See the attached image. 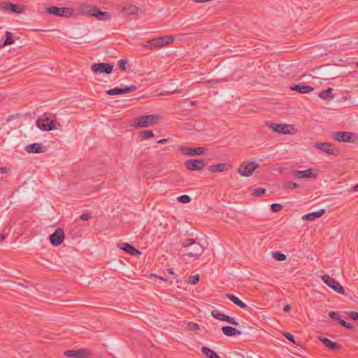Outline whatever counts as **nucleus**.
Listing matches in <instances>:
<instances>
[{
    "label": "nucleus",
    "mask_w": 358,
    "mask_h": 358,
    "mask_svg": "<svg viewBox=\"0 0 358 358\" xmlns=\"http://www.w3.org/2000/svg\"><path fill=\"white\" fill-rule=\"evenodd\" d=\"M182 247L187 248V255L197 257L202 255L203 247L194 238H186L181 241Z\"/></svg>",
    "instance_id": "f257e3e1"
},
{
    "label": "nucleus",
    "mask_w": 358,
    "mask_h": 358,
    "mask_svg": "<svg viewBox=\"0 0 358 358\" xmlns=\"http://www.w3.org/2000/svg\"><path fill=\"white\" fill-rule=\"evenodd\" d=\"M173 36H164L154 38L146 43H141V47L149 50L162 48L164 45L171 44L174 41Z\"/></svg>",
    "instance_id": "f03ea898"
},
{
    "label": "nucleus",
    "mask_w": 358,
    "mask_h": 358,
    "mask_svg": "<svg viewBox=\"0 0 358 358\" xmlns=\"http://www.w3.org/2000/svg\"><path fill=\"white\" fill-rule=\"evenodd\" d=\"M50 113H44L36 121L37 127L43 131H49L56 129L55 121L51 118Z\"/></svg>",
    "instance_id": "7ed1b4c3"
},
{
    "label": "nucleus",
    "mask_w": 358,
    "mask_h": 358,
    "mask_svg": "<svg viewBox=\"0 0 358 358\" xmlns=\"http://www.w3.org/2000/svg\"><path fill=\"white\" fill-rule=\"evenodd\" d=\"M159 117L157 115H142L136 117L134 122V126L136 127H148L155 124L159 120Z\"/></svg>",
    "instance_id": "20e7f679"
},
{
    "label": "nucleus",
    "mask_w": 358,
    "mask_h": 358,
    "mask_svg": "<svg viewBox=\"0 0 358 358\" xmlns=\"http://www.w3.org/2000/svg\"><path fill=\"white\" fill-rule=\"evenodd\" d=\"M333 139L339 143H355L357 141V135L348 131H337L331 134Z\"/></svg>",
    "instance_id": "39448f33"
},
{
    "label": "nucleus",
    "mask_w": 358,
    "mask_h": 358,
    "mask_svg": "<svg viewBox=\"0 0 358 358\" xmlns=\"http://www.w3.org/2000/svg\"><path fill=\"white\" fill-rule=\"evenodd\" d=\"M259 167V164L255 162L249 163H243L238 167L237 172L242 176L249 177Z\"/></svg>",
    "instance_id": "423d86ee"
},
{
    "label": "nucleus",
    "mask_w": 358,
    "mask_h": 358,
    "mask_svg": "<svg viewBox=\"0 0 358 358\" xmlns=\"http://www.w3.org/2000/svg\"><path fill=\"white\" fill-rule=\"evenodd\" d=\"M321 279L327 285L330 287L335 292H338V294H343V295L345 294L344 288L341 285V284L336 279L331 278L328 275H322Z\"/></svg>",
    "instance_id": "0eeeda50"
},
{
    "label": "nucleus",
    "mask_w": 358,
    "mask_h": 358,
    "mask_svg": "<svg viewBox=\"0 0 358 358\" xmlns=\"http://www.w3.org/2000/svg\"><path fill=\"white\" fill-rule=\"evenodd\" d=\"M64 355L73 358H91L92 353L87 349L80 348L78 350H66L64 352Z\"/></svg>",
    "instance_id": "6e6552de"
},
{
    "label": "nucleus",
    "mask_w": 358,
    "mask_h": 358,
    "mask_svg": "<svg viewBox=\"0 0 358 358\" xmlns=\"http://www.w3.org/2000/svg\"><path fill=\"white\" fill-rule=\"evenodd\" d=\"M45 11L50 14L59 17H69L72 15V10L69 8L50 6L46 8Z\"/></svg>",
    "instance_id": "1a4fd4ad"
},
{
    "label": "nucleus",
    "mask_w": 358,
    "mask_h": 358,
    "mask_svg": "<svg viewBox=\"0 0 358 358\" xmlns=\"http://www.w3.org/2000/svg\"><path fill=\"white\" fill-rule=\"evenodd\" d=\"M113 65L110 63H94L92 65L91 69L94 73H112Z\"/></svg>",
    "instance_id": "9d476101"
},
{
    "label": "nucleus",
    "mask_w": 358,
    "mask_h": 358,
    "mask_svg": "<svg viewBox=\"0 0 358 358\" xmlns=\"http://www.w3.org/2000/svg\"><path fill=\"white\" fill-rule=\"evenodd\" d=\"M273 131L283 134H290L294 130V127L290 124H282L269 122L266 124Z\"/></svg>",
    "instance_id": "9b49d317"
},
{
    "label": "nucleus",
    "mask_w": 358,
    "mask_h": 358,
    "mask_svg": "<svg viewBox=\"0 0 358 358\" xmlns=\"http://www.w3.org/2000/svg\"><path fill=\"white\" fill-rule=\"evenodd\" d=\"M315 148L328 155L337 156L339 154V151L336 149L331 143L317 142L315 143Z\"/></svg>",
    "instance_id": "f8f14e48"
},
{
    "label": "nucleus",
    "mask_w": 358,
    "mask_h": 358,
    "mask_svg": "<svg viewBox=\"0 0 358 358\" xmlns=\"http://www.w3.org/2000/svg\"><path fill=\"white\" fill-rule=\"evenodd\" d=\"M178 150L184 155L196 156L204 154L206 148L203 147L194 148L181 146L178 148Z\"/></svg>",
    "instance_id": "ddd939ff"
},
{
    "label": "nucleus",
    "mask_w": 358,
    "mask_h": 358,
    "mask_svg": "<svg viewBox=\"0 0 358 358\" xmlns=\"http://www.w3.org/2000/svg\"><path fill=\"white\" fill-rule=\"evenodd\" d=\"M188 171H201L205 166V161L202 159H188L185 162Z\"/></svg>",
    "instance_id": "4468645a"
},
{
    "label": "nucleus",
    "mask_w": 358,
    "mask_h": 358,
    "mask_svg": "<svg viewBox=\"0 0 358 358\" xmlns=\"http://www.w3.org/2000/svg\"><path fill=\"white\" fill-rule=\"evenodd\" d=\"M293 175L296 178L299 179H310L316 178L317 172L316 170L308 169L303 171H294Z\"/></svg>",
    "instance_id": "2eb2a0df"
},
{
    "label": "nucleus",
    "mask_w": 358,
    "mask_h": 358,
    "mask_svg": "<svg viewBox=\"0 0 358 358\" xmlns=\"http://www.w3.org/2000/svg\"><path fill=\"white\" fill-rule=\"evenodd\" d=\"M49 239L50 243L53 246L60 245L64 239V233L62 229H56L52 234L50 235Z\"/></svg>",
    "instance_id": "dca6fc26"
},
{
    "label": "nucleus",
    "mask_w": 358,
    "mask_h": 358,
    "mask_svg": "<svg viewBox=\"0 0 358 358\" xmlns=\"http://www.w3.org/2000/svg\"><path fill=\"white\" fill-rule=\"evenodd\" d=\"M329 316L334 321H338L339 324L349 329L354 328V325L351 323L347 322L341 319V315L338 312L331 311L329 313Z\"/></svg>",
    "instance_id": "f3484780"
},
{
    "label": "nucleus",
    "mask_w": 358,
    "mask_h": 358,
    "mask_svg": "<svg viewBox=\"0 0 358 358\" xmlns=\"http://www.w3.org/2000/svg\"><path fill=\"white\" fill-rule=\"evenodd\" d=\"M24 150L29 153H42L46 151V148L38 143L27 145Z\"/></svg>",
    "instance_id": "a211bd4d"
},
{
    "label": "nucleus",
    "mask_w": 358,
    "mask_h": 358,
    "mask_svg": "<svg viewBox=\"0 0 358 358\" xmlns=\"http://www.w3.org/2000/svg\"><path fill=\"white\" fill-rule=\"evenodd\" d=\"M319 340L321 343L324 345L327 348H328L331 350H338L341 348V345L337 343L333 342L329 338L326 337L320 336Z\"/></svg>",
    "instance_id": "6ab92c4d"
},
{
    "label": "nucleus",
    "mask_w": 358,
    "mask_h": 358,
    "mask_svg": "<svg viewBox=\"0 0 358 358\" xmlns=\"http://www.w3.org/2000/svg\"><path fill=\"white\" fill-rule=\"evenodd\" d=\"M326 212L325 208H322L319 211H314L304 215L302 217L303 220L313 221L317 218L322 217Z\"/></svg>",
    "instance_id": "aec40b11"
},
{
    "label": "nucleus",
    "mask_w": 358,
    "mask_h": 358,
    "mask_svg": "<svg viewBox=\"0 0 358 358\" xmlns=\"http://www.w3.org/2000/svg\"><path fill=\"white\" fill-rule=\"evenodd\" d=\"M290 90L296 91L300 94H307L312 92L313 90V87L305 85H294L290 87Z\"/></svg>",
    "instance_id": "412c9836"
},
{
    "label": "nucleus",
    "mask_w": 358,
    "mask_h": 358,
    "mask_svg": "<svg viewBox=\"0 0 358 358\" xmlns=\"http://www.w3.org/2000/svg\"><path fill=\"white\" fill-rule=\"evenodd\" d=\"M229 167V166L224 163L212 164L209 166V171L212 173H221L227 171Z\"/></svg>",
    "instance_id": "4be33fe9"
},
{
    "label": "nucleus",
    "mask_w": 358,
    "mask_h": 358,
    "mask_svg": "<svg viewBox=\"0 0 358 358\" xmlns=\"http://www.w3.org/2000/svg\"><path fill=\"white\" fill-rule=\"evenodd\" d=\"M120 248L122 250L125 251L129 255H131L133 256L141 254V252H140L138 249H136V248H134V246H132L131 245H130L127 243H122Z\"/></svg>",
    "instance_id": "5701e85b"
},
{
    "label": "nucleus",
    "mask_w": 358,
    "mask_h": 358,
    "mask_svg": "<svg viewBox=\"0 0 358 358\" xmlns=\"http://www.w3.org/2000/svg\"><path fill=\"white\" fill-rule=\"evenodd\" d=\"M222 331L223 334L227 336H239L241 334V332L236 329L235 327H231V326H224L222 327Z\"/></svg>",
    "instance_id": "b1692460"
},
{
    "label": "nucleus",
    "mask_w": 358,
    "mask_h": 358,
    "mask_svg": "<svg viewBox=\"0 0 358 358\" xmlns=\"http://www.w3.org/2000/svg\"><path fill=\"white\" fill-rule=\"evenodd\" d=\"M96 7L91 5H83L80 8V12L82 15L93 16L95 13Z\"/></svg>",
    "instance_id": "393cba45"
},
{
    "label": "nucleus",
    "mask_w": 358,
    "mask_h": 358,
    "mask_svg": "<svg viewBox=\"0 0 358 358\" xmlns=\"http://www.w3.org/2000/svg\"><path fill=\"white\" fill-rule=\"evenodd\" d=\"M94 17L98 18L99 20L106 21L110 19L111 15L110 13L106 11H101L96 9L95 13L94 14Z\"/></svg>",
    "instance_id": "a878e982"
},
{
    "label": "nucleus",
    "mask_w": 358,
    "mask_h": 358,
    "mask_svg": "<svg viewBox=\"0 0 358 358\" xmlns=\"http://www.w3.org/2000/svg\"><path fill=\"white\" fill-rule=\"evenodd\" d=\"M227 297L230 299L234 303L239 306L240 308L243 309H246L248 308L247 304H245L244 302H243L241 300H240L238 297L233 294H227Z\"/></svg>",
    "instance_id": "bb28decb"
},
{
    "label": "nucleus",
    "mask_w": 358,
    "mask_h": 358,
    "mask_svg": "<svg viewBox=\"0 0 358 358\" xmlns=\"http://www.w3.org/2000/svg\"><path fill=\"white\" fill-rule=\"evenodd\" d=\"M332 91L333 90L330 87L327 90H322L319 94V97L324 100L333 99L334 96L332 95Z\"/></svg>",
    "instance_id": "cd10ccee"
},
{
    "label": "nucleus",
    "mask_w": 358,
    "mask_h": 358,
    "mask_svg": "<svg viewBox=\"0 0 358 358\" xmlns=\"http://www.w3.org/2000/svg\"><path fill=\"white\" fill-rule=\"evenodd\" d=\"M201 352L207 358H220L215 352L207 347H203Z\"/></svg>",
    "instance_id": "c85d7f7f"
},
{
    "label": "nucleus",
    "mask_w": 358,
    "mask_h": 358,
    "mask_svg": "<svg viewBox=\"0 0 358 358\" xmlns=\"http://www.w3.org/2000/svg\"><path fill=\"white\" fill-rule=\"evenodd\" d=\"M122 12L127 13L128 15L136 14L138 11V8L134 5H129L128 6H124L121 9Z\"/></svg>",
    "instance_id": "c756f323"
},
{
    "label": "nucleus",
    "mask_w": 358,
    "mask_h": 358,
    "mask_svg": "<svg viewBox=\"0 0 358 358\" xmlns=\"http://www.w3.org/2000/svg\"><path fill=\"white\" fill-rule=\"evenodd\" d=\"M12 36L13 34L11 32H6V38L4 39V41H1L3 47L14 43V41L12 38Z\"/></svg>",
    "instance_id": "7c9ffc66"
},
{
    "label": "nucleus",
    "mask_w": 358,
    "mask_h": 358,
    "mask_svg": "<svg viewBox=\"0 0 358 358\" xmlns=\"http://www.w3.org/2000/svg\"><path fill=\"white\" fill-rule=\"evenodd\" d=\"M141 139L146 140L154 136V133L151 130H143L139 133Z\"/></svg>",
    "instance_id": "2f4dec72"
},
{
    "label": "nucleus",
    "mask_w": 358,
    "mask_h": 358,
    "mask_svg": "<svg viewBox=\"0 0 358 358\" xmlns=\"http://www.w3.org/2000/svg\"><path fill=\"white\" fill-rule=\"evenodd\" d=\"M211 315L216 320L224 321L226 315L218 310H213L211 311Z\"/></svg>",
    "instance_id": "473e14b6"
},
{
    "label": "nucleus",
    "mask_w": 358,
    "mask_h": 358,
    "mask_svg": "<svg viewBox=\"0 0 358 358\" xmlns=\"http://www.w3.org/2000/svg\"><path fill=\"white\" fill-rule=\"evenodd\" d=\"M6 9L15 13H21L22 9L17 5L9 3L6 6Z\"/></svg>",
    "instance_id": "72a5a7b5"
},
{
    "label": "nucleus",
    "mask_w": 358,
    "mask_h": 358,
    "mask_svg": "<svg viewBox=\"0 0 358 358\" xmlns=\"http://www.w3.org/2000/svg\"><path fill=\"white\" fill-rule=\"evenodd\" d=\"M266 190L264 188L254 189L251 192V194L254 196L259 197L266 193Z\"/></svg>",
    "instance_id": "f704fd0d"
},
{
    "label": "nucleus",
    "mask_w": 358,
    "mask_h": 358,
    "mask_svg": "<svg viewBox=\"0 0 358 358\" xmlns=\"http://www.w3.org/2000/svg\"><path fill=\"white\" fill-rule=\"evenodd\" d=\"M273 257L278 261H285L286 259V255L279 252H275L272 254Z\"/></svg>",
    "instance_id": "c9c22d12"
},
{
    "label": "nucleus",
    "mask_w": 358,
    "mask_h": 358,
    "mask_svg": "<svg viewBox=\"0 0 358 358\" xmlns=\"http://www.w3.org/2000/svg\"><path fill=\"white\" fill-rule=\"evenodd\" d=\"M108 95H117L122 94V88L116 87L115 88L110 89L106 92Z\"/></svg>",
    "instance_id": "e433bc0d"
},
{
    "label": "nucleus",
    "mask_w": 358,
    "mask_h": 358,
    "mask_svg": "<svg viewBox=\"0 0 358 358\" xmlns=\"http://www.w3.org/2000/svg\"><path fill=\"white\" fill-rule=\"evenodd\" d=\"M138 89V87L136 85H131L129 87H125L124 88H122V94H127L132 92L136 91Z\"/></svg>",
    "instance_id": "4c0bfd02"
},
{
    "label": "nucleus",
    "mask_w": 358,
    "mask_h": 358,
    "mask_svg": "<svg viewBox=\"0 0 358 358\" xmlns=\"http://www.w3.org/2000/svg\"><path fill=\"white\" fill-rule=\"evenodd\" d=\"M283 187L286 189H293L297 187V184L292 181H287L284 183Z\"/></svg>",
    "instance_id": "58836bf2"
},
{
    "label": "nucleus",
    "mask_w": 358,
    "mask_h": 358,
    "mask_svg": "<svg viewBox=\"0 0 358 358\" xmlns=\"http://www.w3.org/2000/svg\"><path fill=\"white\" fill-rule=\"evenodd\" d=\"M127 60L126 59H121L119 62H118V66H119V69L122 71H124L126 70V65L127 64Z\"/></svg>",
    "instance_id": "ea45409f"
},
{
    "label": "nucleus",
    "mask_w": 358,
    "mask_h": 358,
    "mask_svg": "<svg viewBox=\"0 0 358 358\" xmlns=\"http://www.w3.org/2000/svg\"><path fill=\"white\" fill-rule=\"evenodd\" d=\"M224 321L227 322L235 326H238L239 324L238 322L234 317L228 315H225Z\"/></svg>",
    "instance_id": "a19ab883"
},
{
    "label": "nucleus",
    "mask_w": 358,
    "mask_h": 358,
    "mask_svg": "<svg viewBox=\"0 0 358 358\" xmlns=\"http://www.w3.org/2000/svg\"><path fill=\"white\" fill-rule=\"evenodd\" d=\"M282 206L279 203H273L271 206V208L273 212H278L282 209Z\"/></svg>",
    "instance_id": "79ce46f5"
},
{
    "label": "nucleus",
    "mask_w": 358,
    "mask_h": 358,
    "mask_svg": "<svg viewBox=\"0 0 358 358\" xmlns=\"http://www.w3.org/2000/svg\"><path fill=\"white\" fill-rule=\"evenodd\" d=\"M199 275H191L189 278L188 282H189L190 284H192V285H195L199 282Z\"/></svg>",
    "instance_id": "37998d69"
},
{
    "label": "nucleus",
    "mask_w": 358,
    "mask_h": 358,
    "mask_svg": "<svg viewBox=\"0 0 358 358\" xmlns=\"http://www.w3.org/2000/svg\"><path fill=\"white\" fill-rule=\"evenodd\" d=\"M176 199L177 201H191V198L188 195H182L180 196H176Z\"/></svg>",
    "instance_id": "c03bdc74"
},
{
    "label": "nucleus",
    "mask_w": 358,
    "mask_h": 358,
    "mask_svg": "<svg viewBox=\"0 0 358 358\" xmlns=\"http://www.w3.org/2000/svg\"><path fill=\"white\" fill-rule=\"evenodd\" d=\"M346 314L352 320L358 321V313L355 311L347 312Z\"/></svg>",
    "instance_id": "a18cd8bd"
},
{
    "label": "nucleus",
    "mask_w": 358,
    "mask_h": 358,
    "mask_svg": "<svg viewBox=\"0 0 358 358\" xmlns=\"http://www.w3.org/2000/svg\"><path fill=\"white\" fill-rule=\"evenodd\" d=\"M284 336H285V337L288 341H289L291 343H296V341H295V339H294V336H293L292 334H290V333H289V332H285V333L284 334Z\"/></svg>",
    "instance_id": "49530a36"
},
{
    "label": "nucleus",
    "mask_w": 358,
    "mask_h": 358,
    "mask_svg": "<svg viewBox=\"0 0 358 358\" xmlns=\"http://www.w3.org/2000/svg\"><path fill=\"white\" fill-rule=\"evenodd\" d=\"M90 218H92V213L90 212L83 213L80 217V219L83 221H87V220H90Z\"/></svg>",
    "instance_id": "de8ad7c7"
},
{
    "label": "nucleus",
    "mask_w": 358,
    "mask_h": 358,
    "mask_svg": "<svg viewBox=\"0 0 358 358\" xmlns=\"http://www.w3.org/2000/svg\"><path fill=\"white\" fill-rule=\"evenodd\" d=\"M187 325L191 330H198L199 329V324L195 322H189Z\"/></svg>",
    "instance_id": "09e8293b"
},
{
    "label": "nucleus",
    "mask_w": 358,
    "mask_h": 358,
    "mask_svg": "<svg viewBox=\"0 0 358 358\" xmlns=\"http://www.w3.org/2000/svg\"><path fill=\"white\" fill-rule=\"evenodd\" d=\"M221 82H222V80H219V79H211V80H208L205 81L206 83H211V84H218Z\"/></svg>",
    "instance_id": "8fccbe9b"
},
{
    "label": "nucleus",
    "mask_w": 358,
    "mask_h": 358,
    "mask_svg": "<svg viewBox=\"0 0 358 358\" xmlns=\"http://www.w3.org/2000/svg\"><path fill=\"white\" fill-rule=\"evenodd\" d=\"M291 306L289 304H287L284 306L283 310L287 313L291 310Z\"/></svg>",
    "instance_id": "3c124183"
},
{
    "label": "nucleus",
    "mask_w": 358,
    "mask_h": 358,
    "mask_svg": "<svg viewBox=\"0 0 358 358\" xmlns=\"http://www.w3.org/2000/svg\"><path fill=\"white\" fill-rule=\"evenodd\" d=\"M169 141V138H163V139H160L157 141V143H159V144H164L166 142Z\"/></svg>",
    "instance_id": "603ef678"
},
{
    "label": "nucleus",
    "mask_w": 358,
    "mask_h": 358,
    "mask_svg": "<svg viewBox=\"0 0 358 358\" xmlns=\"http://www.w3.org/2000/svg\"><path fill=\"white\" fill-rule=\"evenodd\" d=\"M6 171H7V169L6 167L0 168V173L3 174V173H6Z\"/></svg>",
    "instance_id": "864d4df0"
},
{
    "label": "nucleus",
    "mask_w": 358,
    "mask_h": 358,
    "mask_svg": "<svg viewBox=\"0 0 358 358\" xmlns=\"http://www.w3.org/2000/svg\"><path fill=\"white\" fill-rule=\"evenodd\" d=\"M182 89H177V90H176L175 91L171 92V93H173V94H174V93H181V92H182Z\"/></svg>",
    "instance_id": "5fc2aeb1"
},
{
    "label": "nucleus",
    "mask_w": 358,
    "mask_h": 358,
    "mask_svg": "<svg viewBox=\"0 0 358 358\" xmlns=\"http://www.w3.org/2000/svg\"><path fill=\"white\" fill-rule=\"evenodd\" d=\"M6 236L4 234H0V242L3 241L5 239Z\"/></svg>",
    "instance_id": "6e6d98bb"
},
{
    "label": "nucleus",
    "mask_w": 358,
    "mask_h": 358,
    "mask_svg": "<svg viewBox=\"0 0 358 358\" xmlns=\"http://www.w3.org/2000/svg\"><path fill=\"white\" fill-rule=\"evenodd\" d=\"M167 272L169 273H170V274H173L174 273L173 268H168L167 269Z\"/></svg>",
    "instance_id": "4d7b16f0"
},
{
    "label": "nucleus",
    "mask_w": 358,
    "mask_h": 358,
    "mask_svg": "<svg viewBox=\"0 0 358 358\" xmlns=\"http://www.w3.org/2000/svg\"><path fill=\"white\" fill-rule=\"evenodd\" d=\"M353 191H358V184L352 187Z\"/></svg>",
    "instance_id": "13d9d810"
},
{
    "label": "nucleus",
    "mask_w": 358,
    "mask_h": 358,
    "mask_svg": "<svg viewBox=\"0 0 358 358\" xmlns=\"http://www.w3.org/2000/svg\"><path fill=\"white\" fill-rule=\"evenodd\" d=\"M356 66H357V67L358 68V62L357 63Z\"/></svg>",
    "instance_id": "bf43d9fd"
},
{
    "label": "nucleus",
    "mask_w": 358,
    "mask_h": 358,
    "mask_svg": "<svg viewBox=\"0 0 358 358\" xmlns=\"http://www.w3.org/2000/svg\"><path fill=\"white\" fill-rule=\"evenodd\" d=\"M292 358H296V357H292Z\"/></svg>",
    "instance_id": "052dcab7"
}]
</instances>
